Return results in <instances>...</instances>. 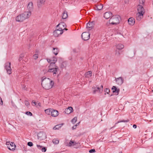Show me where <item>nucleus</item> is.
<instances>
[{
  "mask_svg": "<svg viewBox=\"0 0 153 153\" xmlns=\"http://www.w3.org/2000/svg\"><path fill=\"white\" fill-rule=\"evenodd\" d=\"M41 84L45 89H49L52 88L54 82L49 78H45L42 80Z\"/></svg>",
  "mask_w": 153,
  "mask_h": 153,
  "instance_id": "obj_1",
  "label": "nucleus"
},
{
  "mask_svg": "<svg viewBox=\"0 0 153 153\" xmlns=\"http://www.w3.org/2000/svg\"><path fill=\"white\" fill-rule=\"evenodd\" d=\"M31 13L30 12H25L16 16V20L17 22H22L26 19L29 18L31 16Z\"/></svg>",
  "mask_w": 153,
  "mask_h": 153,
  "instance_id": "obj_2",
  "label": "nucleus"
},
{
  "mask_svg": "<svg viewBox=\"0 0 153 153\" xmlns=\"http://www.w3.org/2000/svg\"><path fill=\"white\" fill-rule=\"evenodd\" d=\"M121 19L120 17L118 15L113 16L110 19L109 23L112 25H117L119 23Z\"/></svg>",
  "mask_w": 153,
  "mask_h": 153,
  "instance_id": "obj_3",
  "label": "nucleus"
},
{
  "mask_svg": "<svg viewBox=\"0 0 153 153\" xmlns=\"http://www.w3.org/2000/svg\"><path fill=\"white\" fill-rule=\"evenodd\" d=\"M92 89L94 94H95L97 92L102 93L103 90V86L102 85H101L99 87L98 85H95L92 87Z\"/></svg>",
  "mask_w": 153,
  "mask_h": 153,
  "instance_id": "obj_4",
  "label": "nucleus"
},
{
  "mask_svg": "<svg viewBox=\"0 0 153 153\" xmlns=\"http://www.w3.org/2000/svg\"><path fill=\"white\" fill-rule=\"evenodd\" d=\"M64 30H68V29L65 28H59L58 29L54 31L53 33V35L56 37H58L59 35L63 33V32L62 31Z\"/></svg>",
  "mask_w": 153,
  "mask_h": 153,
  "instance_id": "obj_5",
  "label": "nucleus"
},
{
  "mask_svg": "<svg viewBox=\"0 0 153 153\" xmlns=\"http://www.w3.org/2000/svg\"><path fill=\"white\" fill-rule=\"evenodd\" d=\"M4 68L8 74L10 75L12 73V69L11 67V63L10 62H6L4 64Z\"/></svg>",
  "mask_w": 153,
  "mask_h": 153,
  "instance_id": "obj_6",
  "label": "nucleus"
},
{
  "mask_svg": "<svg viewBox=\"0 0 153 153\" xmlns=\"http://www.w3.org/2000/svg\"><path fill=\"white\" fill-rule=\"evenodd\" d=\"M6 144L8 148L10 150L13 151L15 150L16 145L14 143L7 142Z\"/></svg>",
  "mask_w": 153,
  "mask_h": 153,
  "instance_id": "obj_7",
  "label": "nucleus"
},
{
  "mask_svg": "<svg viewBox=\"0 0 153 153\" xmlns=\"http://www.w3.org/2000/svg\"><path fill=\"white\" fill-rule=\"evenodd\" d=\"M59 70V68L58 67H56V68H48V71H46V72H50L53 73V75L56 74L57 73V70Z\"/></svg>",
  "mask_w": 153,
  "mask_h": 153,
  "instance_id": "obj_8",
  "label": "nucleus"
},
{
  "mask_svg": "<svg viewBox=\"0 0 153 153\" xmlns=\"http://www.w3.org/2000/svg\"><path fill=\"white\" fill-rule=\"evenodd\" d=\"M137 10L138 13H140L144 14L145 13L144 9L143 6L139 4L137 6Z\"/></svg>",
  "mask_w": 153,
  "mask_h": 153,
  "instance_id": "obj_9",
  "label": "nucleus"
},
{
  "mask_svg": "<svg viewBox=\"0 0 153 153\" xmlns=\"http://www.w3.org/2000/svg\"><path fill=\"white\" fill-rule=\"evenodd\" d=\"M115 79L117 84L119 85H121L123 82V79L121 77L116 78Z\"/></svg>",
  "mask_w": 153,
  "mask_h": 153,
  "instance_id": "obj_10",
  "label": "nucleus"
},
{
  "mask_svg": "<svg viewBox=\"0 0 153 153\" xmlns=\"http://www.w3.org/2000/svg\"><path fill=\"white\" fill-rule=\"evenodd\" d=\"M103 6L102 4L98 3L95 5V9L96 10H102Z\"/></svg>",
  "mask_w": 153,
  "mask_h": 153,
  "instance_id": "obj_11",
  "label": "nucleus"
},
{
  "mask_svg": "<svg viewBox=\"0 0 153 153\" xmlns=\"http://www.w3.org/2000/svg\"><path fill=\"white\" fill-rule=\"evenodd\" d=\"M73 109L72 107H69L68 108H66L64 112L65 114H69L73 112Z\"/></svg>",
  "mask_w": 153,
  "mask_h": 153,
  "instance_id": "obj_12",
  "label": "nucleus"
},
{
  "mask_svg": "<svg viewBox=\"0 0 153 153\" xmlns=\"http://www.w3.org/2000/svg\"><path fill=\"white\" fill-rule=\"evenodd\" d=\"M51 111V115L52 117H56L59 115V112L57 110L52 109Z\"/></svg>",
  "mask_w": 153,
  "mask_h": 153,
  "instance_id": "obj_13",
  "label": "nucleus"
},
{
  "mask_svg": "<svg viewBox=\"0 0 153 153\" xmlns=\"http://www.w3.org/2000/svg\"><path fill=\"white\" fill-rule=\"evenodd\" d=\"M112 90L113 93H117L116 95H117L120 92V90L119 88H117L116 86H113L112 88Z\"/></svg>",
  "mask_w": 153,
  "mask_h": 153,
  "instance_id": "obj_14",
  "label": "nucleus"
},
{
  "mask_svg": "<svg viewBox=\"0 0 153 153\" xmlns=\"http://www.w3.org/2000/svg\"><path fill=\"white\" fill-rule=\"evenodd\" d=\"M143 14H143L142 13H137L136 14V19L138 21H140L142 18Z\"/></svg>",
  "mask_w": 153,
  "mask_h": 153,
  "instance_id": "obj_15",
  "label": "nucleus"
},
{
  "mask_svg": "<svg viewBox=\"0 0 153 153\" xmlns=\"http://www.w3.org/2000/svg\"><path fill=\"white\" fill-rule=\"evenodd\" d=\"M27 8L29 10L28 12H30L31 13V11L33 9V4L32 2H30L28 4Z\"/></svg>",
  "mask_w": 153,
  "mask_h": 153,
  "instance_id": "obj_16",
  "label": "nucleus"
},
{
  "mask_svg": "<svg viewBox=\"0 0 153 153\" xmlns=\"http://www.w3.org/2000/svg\"><path fill=\"white\" fill-rule=\"evenodd\" d=\"M112 16V13L110 12L105 13L104 15V17L106 19L109 18Z\"/></svg>",
  "mask_w": 153,
  "mask_h": 153,
  "instance_id": "obj_17",
  "label": "nucleus"
},
{
  "mask_svg": "<svg viewBox=\"0 0 153 153\" xmlns=\"http://www.w3.org/2000/svg\"><path fill=\"white\" fill-rule=\"evenodd\" d=\"M128 22L129 25H133L135 23V20L133 18L131 17L128 19Z\"/></svg>",
  "mask_w": 153,
  "mask_h": 153,
  "instance_id": "obj_18",
  "label": "nucleus"
},
{
  "mask_svg": "<svg viewBox=\"0 0 153 153\" xmlns=\"http://www.w3.org/2000/svg\"><path fill=\"white\" fill-rule=\"evenodd\" d=\"M45 0H38L37 1V5L39 7L41 6L42 5L44 4L45 2Z\"/></svg>",
  "mask_w": 153,
  "mask_h": 153,
  "instance_id": "obj_19",
  "label": "nucleus"
},
{
  "mask_svg": "<svg viewBox=\"0 0 153 153\" xmlns=\"http://www.w3.org/2000/svg\"><path fill=\"white\" fill-rule=\"evenodd\" d=\"M65 24L63 22H62L59 23L58 25H57L56 27H59V28H65Z\"/></svg>",
  "mask_w": 153,
  "mask_h": 153,
  "instance_id": "obj_20",
  "label": "nucleus"
},
{
  "mask_svg": "<svg viewBox=\"0 0 153 153\" xmlns=\"http://www.w3.org/2000/svg\"><path fill=\"white\" fill-rule=\"evenodd\" d=\"M93 25L94 24L92 22H90L89 21L87 23V28H90L89 30L91 29Z\"/></svg>",
  "mask_w": 153,
  "mask_h": 153,
  "instance_id": "obj_21",
  "label": "nucleus"
},
{
  "mask_svg": "<svg viewBox=\"0 0 153 153\" xmlns=\"http://www.w3.org/2000/svg\"><path fill=\"white\" fill-rule=\"evenodd\" d=\"M62 14V18L63 19H66L68 17L67 12L65 10L64 11Z\"/></svg>",
  "mask_w": 153,
  "mask_h": 153,
  "instance_id": "obj_22",
  "label": "nucleus"
},
{
  "mask_svg": "<svg viewBox=\"0 0 153 153\" xmlns=\"http://www.w3.org/2000/svg\"><path fill=\"white\" fill-rule=\"evenodd\" d=\"M56 67L58 66L55 65L54 62H51L50 65L48 66V68H56Z\"/></svg>",
  "mask_w": 153,
  "mask_h": 153,
  "instance_id": "obj_23",
  "label": "nucleus"
},
{
  "mask_svg": "<svg viewBox=\"0 0 153 153\" xmlns=\"http://www.w3.org/2000/svg\"><path fill=\"white\" fill-rule=\"evenodd\" d=\"M53 52L55 55H56L59 52V50L57 48H53Z\"/></svg>",
  "mask_w": 153,
  "mask_h": 153,
  "instance_id": "obj_24",
  "label": "nucleus"
},
{
  "mask_svg": "<svg viewBox=\"0 0 153 153\" xmlns=\"http://www.w3.org/2000/svg\"><path fill=\"white\" fill-rule=\"evenodd\" d=\"M124 47V45L121 44H118L116 46L118 50H121Z\"/></svg>",
  "mask_w": 153,
  "mask_h": 153,
  "instance_id": "obj_25",
  "label": "nucleus"
},
{
  "mask_svg": "<svg viewBox=\"0 0 153 153\" xmlns=\"http://www.w3.org/2000/svg\"><path fill=\"white\" fill-rule=\"evenodd\" d=\"M51 108H48L46 109L45 110V112L46 114L48 115H51Z\"/></svg>",
  "mask_w": 153,
  "mask_h": 153,
  "instance_id": "obj_26",
  "label": "nucleus"
},
{
  "mask_svg": "<svg viewBox=\"0 0 153 153\" xmlns=\"http://www.w3.org/2000/svg\"><path fill=\"white\" fill-rule=\"evenodd\" d=\"M67 62L66 61L63 62L61 65L60 67L62 68H65L67 66Z\"/></svg>",
  "mask_w": 153,
  "mask_h": 153,
  "instance_id": "obj_27",
  "label": "nucleus"
},
{
  "mask_svg": "<svg viewBox=\"0 0 153 153\" xmlns=\"http://www.w3.org/2000/svg\"><path fill=\"white\" fill-rule=\"evenodd\" d=\"M81 38L83 40L86 41V32H84L82 33L81 35Z\"/></svg>",
  "mask_w": 153,
  "mask_h": 153,
  "instance_id": "obj_28",
  "label": "nucleus"
},
{
  "mask_svg": "<svg viewBox=\"0 0 153 153\" xmlns=\"http://www.w3.org/2000/svg\"><path fill=\"white\" fill-rule=\"evenodd\" d=\"M76 144V142L72 140H71L69 143V145L70 146H74Z\"/></svg>",
  "mask_w": 153,
  "mask_h": 153,
  "instance_id": "obj_29",
  "label": "nucleus"
},
{
  "mask_svg": "<svg viewBox=\"0 0 153 153\" xmlns=\"http://www.w3.org/2000/svg\"><path fill=\"white\" fill-rule=\"evenodd\" d=\"M92 74V72L91 71H89L87 72V79L88 78V76L89 77H91Z\"/></svg>",
  "mask_w": 153,
  "mask_h": 153,
  "instance_id": "obj_30",
  "label": "nucleus"
},
{
  "mask_svg": "<svg viewBox=\"0 0 153 153\" xmlns=\"http://www.w3.org/2000/svg\"><path fill=\"white\" fill-rule=\"evenodd\" d=\"M41 134L44 136V137H46V135L45 133L40 132L39 133V135L38 136L40 137H42V139H43V137H42V136H40Z\"/></svg>",
  "mask_w": 153,
  "mask_h": 153,
  "instance_id": "obj_31",
  "label": "nucleus"
},
{
  "mask_svg": "<svg viewBox=\"0 0 153 153\" xmlns=\"http://www.w3.org/2000/svg\"><path fill=\"white\" fill-rule=\"evenodd\" d=\"M51 62H54V63H55L57 60V58L55 56H53L52 59H51Z\"/></svg>",
  "mask_w": 153,
  "mask_h": 153,
  "instance_id": "obj_32",
  "label": "nucleus"
},
{
  "mask_svg": "<svg viewBox=\"0 0 153 153\" xmlns=\"http://www.w3.org/2000/svg\"><path fill=\"white\" fill-rule=\"evenodd\" d=\"M77 120V117H76L72 120L71 121L73 123H74L76 122Z\"/></svg>",
  "mask_w": 153,
  "mask_h": 153,
  "instance_id": "obj_33",
  "label": "nucleus"
},
{
  "mask_svg": "<svg viewBox=\"0 0 153 153\" xmlns=\"http://www.w3.org/2000/svg\"><path fill=\"white\" fill-rule=\"evenodd\" d=\"M129 121V120L127 119V120H123L119 121H118L117 123H115V125L117 124L118 123H120V122H128Z\"/></svg>",
  "mask_w": 153,
  "mask_h": 153,
  "instance_id": "obj_34",
  "label": "nucleus"
},
{
  "mask_svg": "<svg viewBox=\"0 0 153 153\" xmlns=\"http://www.w3.org/2000/svg\"><path fill=\"white\" fill-rule=\"evenodd\" d=\"M52 141L54 144H58L59 143V140L55 139H53Z\"/></svg>",
  "mask_w": 153,
  "mask_h": 153,
  "instance_id": "obj_35",
  "label": "nucleus"
},
{
  "mask_svg": "<svg viewBox=\"0 0 153 153\" xmlns=\"http://www.w3.org/2000/svg\"><path fill=\"white\" fill-rule=\"evenodd\" d=\"M89 81V84L90 85V84L92 82V78L91 77H89L88 76V78L87 79V81Z\"/></svg>",
  "mask_w": 153,
  "mask_h": 153,
  "instance_id": "obj_36",
  "label": "nucleus"
},
{
  "mask_svg": "<svg viewBox=\"0 0 153 153\" xmlns=\"http://www.w3.org/2000/svg\"><path fill=\"white\" fill-rule=\"evenodd\" d=\"M25 114L27 115H29L31 116L32 115V114L30 111H26L25 113Z\"/></svg>",
  "mask_w": 153,
  "mask_h": 153,
  "instance_id": "obj_37",
  "label": "nucleus"
},
{
  "mask_svg": "<svg viewBox=\"0 0 153 153\" xmlns=\"http://www.w3.org/2000/svg\"><path fill=\"white\" fill-rule=\"evenodd\" d=\"M33 57L35 59H36L38 58V55L37 54H35L33 56Z\"/></svg>",
  "mask_w": 153,
  "mask_h": 153,
  "instance_id": "obj_38",
  "label": "nucleus"
},
{
  "mask_svg": "<svg viewBox=\"0 0 153 153\" xmlns=\"http://www.w3.org/2000/svg\"><path fill=\"white\" fill-rule=\"evenodd\" d=\"M145 1V0H139V3L141 4H143Z\"/></svg>",
  "mask_w": 153,
  "mask_h": 153,
  "instance_id": "obj_39",
  "label": "nucleus"
},
{
  "mask_svg": "<svg viewBox=\"0 0 153 153\" xmlns=\"http://www.w3.org/2000/svg\"><path fill=\"white\" fill-rule=\"evenodd\" d=\"M27 145L28 146L31 147L33 145V144L32 142H29L27 143Z\"/></svg>",
  "mask_w": 153,
  "mask_h": 153,
  "instance_id": "obj_40",
  "label": "nucleus"
},
{
  "mask_svg": "<svg viewBox=\"0 0 153 153\" xmlns=\"http://www.w3.org/2000/svg\"><path fill=\"white\" fill-rule=\"evenodd\" d=\"M104 92L107 94H108L109 92L110 91V90L108 88H106L105 90H104Z\"/></svg>",
  "mask_w": 153,
  "mask_h": 153,
  "instance_id": "obj_41",
  "label": "nucleus"
},
{
  "mask_svg": "<svg viewBox=\"0 0 153 153\" xmlns=\"http://www.w3.org/2000/svg\"><path fill=\"white\" fill-rule=\"evenodd\" d=\"M25 103L27 106H28L30 104L29 102L27 100H25Z\"/></svg>",
  "mask_w": 153,
  "mask_h": 153,
  "instance_id": "obj_42",
  "label": "nucleus"
},
{
  "mask_svg": "<svg viewBox=\"0 0 153 153\" xmlns=\"http://www.w3.org/2000/svg\"><path fill=\"white\" fill-rule=\"evenodd\" d=\"M96 152V151L94 149H91L89 151V152L90 153H93L95 152Z\"/></svg>",
  "mask_w": 153,
  "mask_h": 153,
  "instance_id": "obj_43",
  "label": "nucleus"
},
{
  "mask_svg": "<svg viewBox=\"0 0 153 153\" xmlns=\"http://www.w3.org/2000/svg\"><path fill=\"white\" fill-rule=\"evenodd\" d=\"M41 150L42 152H45L46 151L47 149L45 147H44Z\"/></svg>",
  "mask_w": 153,
  "mask_h": 153,
  "instance_id": "obj_44",
  "label": "nucleus"
},
{
  "mask_svg": "<svg viewBox=\"0 0 153 153\" xmlns=\"http://www.w3.org/2000/svg\"><path fill=\"white\" fill-rule=\"evenodd\" d=\"M0 104L1 105H3V102L1 98L0 97Z\"/></svg>",
  "mask_w": 153,
  "mask_h": 153,
  "instance_id": "obj_45",
  "label": "nucleus"
},
{
  "mask_svg": "<svg viewBox=\"0 0 153 153\" xmlns=\"http://www.w3.org/2000/svg\"><path fill=\"white\" fill-rule=\"evenodd\" d=\"M11 105H12L14 107H16V106L15 105V104L14 103V102H13V101L12 100L11 101Z\"/></svg>",
  "mask_w": 153,
  "mask_h": 153,
  "instance_id": "obj_46",
  "label": "nucleus"
},
{
  "mask_svg": "<svg viewBox=\"0 0 153 153\" xmlns=\"http://www.w3.org/2000/svg\"><path fill=\"white\" fill-rule=\"evenodd\" d=\"M47 60L48 63H50V64H51V63L52 62L51 59H47Z\"/></svg>",
  "mask_w": 153,
  "mask_h": 153,
  "instance_id": "obj_47",
  "label": "nucleus"
},
{
  "mask_svg": "<svg viewBox=\"0 0 153 153\" xmlns=\"http://www.w3.org/2000/svg\"><path fill=\"white\" fill-rule=\"evenodd\" d=\"M59 126V125H57L55 127H54L53 129H58V127H57V126Z\"/></svg>",
  "mask_w": 153,
  "mask_h": 153,
  "instance_id": "obj_48",
  "label": "nucleus"
},
{
  "mask_svg": "<svg viewBox=\"0 0 153 153\" xmlns=\"http://www.w3.org/2000/svg\"><path fill=\"white\" fill-rule=\"evenodd\" d=\"M37 147L38 149H41L42 148V146L38 145H37Z\"/></svg>",
  "mask_w": 153,
  "mask_h": 153,
  "instance_id": "obj_49",
  "label": "nucleus"
},
{
  "mask_svg": "<svg viewBox=\"0 0 153 153\" xmlns=\"http://www.w3.org/2000/svg\"><path fill=\"white\" fill-rule=\"evenodd\" d=\"M23 56H20L19 59V61H20L21 60H22L23 59Z\"/></svg>",
  "mask_w": 153,
  "mask_h": 153,
  "instance_id": "obj_50",
  "label": "nucleus"
},
{
  "mask_svg": "<svg viewBox=\"0 0 153 153\" xmlns=\"http://www.w3.org/2000/svg\"><path fill=\"white\" fill-rule=\"evenodd\" d=\"M72 51L74 53H77V52L76 51V49H72Z\"/></svg>",
  "mask_w": 153,
  "mask_h": 153,
  "instance_id": "obj_51",
  "label": "nucleus"
},
{
  "mask_svg": "<svg viewBox=\"0 0 153 153\" xmlns=\"http://www.w3.org/2000/svg\"><path fill=\"white\" fill-rule=\"evenodd\" d=\"M133 127L134 128H137V126L135 124H134L133 125Z\"/></svg>",
  "mask_w": 153,
  "mask_h": 153,
  "instance_id": "obj_52",
  "label": "nucleus"
},
{
  "mask_svg": "<svg viewBox=\"0 0 153 153\" xmlns=\"http://www.w3.org/2000/svg\"><path fill=\"white\" fill-rule=\"evenodd\" d=\"M72 128L73 130H74L76 129V126H73L72 127Z\"/></svg>",
  "mask_w": 153,
  "mask_h": 153,
  "instance_id": "obj_53",
  "label": "nucleus"
},
{
  "mask_svg": "<svg viewBox=\"0 0 153 153\" xmlns=\"http://www.w3.org/2000/svg\"><path fill=\"white\" fill-rule=\"evenodd\" d=\"M116 55H120V53H119V51H118V52H116Z\"/></svg>",
  "mask_w": 153,
  "mask_h": 153,
  "instance_id": "obj_54",
  "label": "nucleus"
},
{
  "mask_svg": "<svg viewBox=\"0 0 153 153\" xmlns=\"http://www.w3.org/2000/svg\"><path fill=\"white\" fill-rule=\"evenodd\" d=\"M90 34L89 33L88 36V39H87V40H88L89 39H90Z\"/></svg>",
  "mask_w": 153,
  "mask_h": 153,
  "instance_id": "obj_55",
  "label": "nucleus"
},
{
  "mask_svg": "<svg viewBox=\"0 0 153 153\" xmlns=\"http://www.w3.org/2000/svg\"><path fill=\"white\" fill-rule=\"evenodd\" d=\"M32 102L35 105H36V103L35 102L33 101Z\"/></svg>",
  "mask_w": 153,
  "mask_h": 153,
  "instance_id": "obj_56",
  "label": "nucleus"
},
{
  "mask_svg": "<svg viewBox=\"0 0 153 153\" xmlns=\"http://www.w3.org/2000/svg\"><path fill=\"white\" fill-rule=\"evenodd\" d=\"M61 124H60V125H59V126H57V127H58V128H59V127H61Z\"/></svg>",
  "mask_w": 153,
  "mask_h": 153,
  "instance_id": "obj_57",
  "label": "nucleus"
},
{
  "mask_svg": "<svg viewBox=\"0 0 153 153\" xmlns=\"http://www.w3.org/2000/svg\"><path fill=\"white\" fill-rule=\"evenodd\" d=\"M79 123H77L74 126H76H76H77L78 124Z\"/></svg>",
  "mask_w": 153,
  "mask_h": 153,
  "instance_id": "obj_58",
  "label": "nucleus"
},
{
  "mask_svg": "<svg viewBox=\"0 0 153 153\" xmlns=\"http://www.w3.org/2000/svg\"><path fill=\"white\" fill-rule=\"evenodd\" d=\"M85 74H86V73H85Z\"/></svg>",
  "mask_w": 153,
  "mask_h": 153,
  "instance_id": "obj_59",
  "label": "nucleus"
}]
</instances>
